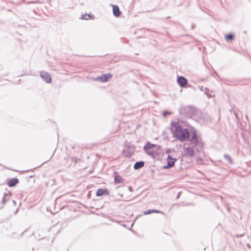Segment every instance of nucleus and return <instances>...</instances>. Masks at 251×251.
<instances>
[{
  "instance_id": "1",
  "label": "nucleus",
  "mask_w": 251,
  "mask_h": 251,
  "mask_svg": "<svg viewBox=\"0 0 251 251\" xmlns=\"http://www.w3.org/2000/svg\"><path fill=\"white\" fill-rule=\"evenodd\" d=\"M171 130L173 137L181 142L187 141L190 138V131L178 122L173 121L171 124Z\"/></svg>"
},
{
  "instance_id": "2",
  "label": "nucleus",
  "mask_w": 251,
  "mask_h": 251,
  "mask_svg": "<svg viewBox=\"0 0 251 251\" xmlns=\"http://www.w3.org/2000/svg\"><path fill=\"white\" fill-rule=\"evenodd\" d=\"M190 132L192 133V136L190 139V142L196 146H200L201 147L203 146V144L201 139L198 137L195 128L191 127L190 128Z\"/></svg>"
},
{
  "instance_id": "3",
  "label": "nucleus",
  "mask_w": 251,
  "mask_h": 251,
  "mask_svg": "<svg viewBox=\"0 0 251 251\" xmlns=\"http://www.w3.org/2000/svg\"><path fill=\"white\" fill-rule=\"evenodd\" d=\"M179 114L186 117H191L193 115V111L190 107H185L180 108L179 109Z\"/></svg>"
},
{
  "instance_id": "4",
  "label": "nucleus",
  "mask_w": 251,
  "mask_h": 251,
  "mask_svg": "<svg viewBox=\"0 0 251 251\" xmlns=\"http://www.w3.org/2000/svg\"><path fill=\"white\" fill-rule=\"evenodd\" d=\"M177 160L176 158H173L171 157L170 155H168L167 156V164L163 167V168L164 169H169L173 167L176 161Z\"/></svg>"
},
{
  "instance_id": "5",
  "label": "nucleus",
  "mask_w": 251,
  "mask_h": 251,
  "mask_svg": "<svg viewBox=\"0 0 251 251\" xmlns=\"http://www.w3.org/2000/svg\"><path fill=\"white\" fill-rule=\"evenodd\" d=\"M40 75L42 79L46 83H49L51 82V76L48 72L42 71L40 72Z\"/></svg>"
},
{
  "instance_id": "6",
  "label": "nucleus",
  "mask_w": 251,
  "mask_h": 251,
  "mask_svg": "<svg viewBox=\"0 0 251 251\" xmlns=\"http://www.w3.org/2000/svg\"><path fill=\"white\" fill-rule=\"evenodd\" d=\"M112 75L110 74H103L101 76L97 77L94 78V80L100 81L102 82H105L108 81V80L111 77Z\"/></svg>"
},
{
  "instance_id": "7",
  "label": "nucleus",
  "mask_w": 251,
  "mask_h": 251,
  "mask_svg": "<svg viewBox=\"0 0 251 251\" xmlns=\"http://www.w3.org/2000/svg\"><path fill=\"white\" fill-rule=\"evenodd\" d=\"M177 82L180 87H184L188 82L187 79L184 76H179L177 77Z\"/></svg>"
},
{
  "instance_id": "8",
  "label": "nucleus",
  "mask_w": 251,
  "mask_h": 251,
  "mask_svg": "<svg viewBox=\"0 0 251 251\" xmlns=\"http://www.w3.org/2000/svg\"><path fill=\"white\" fill-rule=\"evenodd\" d=\"M110 194L109 190L106 188H100L96 192V196L98 197H100L104 195H109Z\"/></svg>"
},
{
  "instance_id": "9",
  "label": "nucleus",
  "mask_w": 251,
  "mask_h": 251,
  "mask_svg": "<svg viewBox=\"0 0 251 251\" xmlns=\"http://www.w3.org/2000/svg\"><path fill=\"white\" fill-rule=\"evenodd\" d=\"M112 7L113 15L116 17H119L121 14L119 7L117 5H112Z\"/></svg>"
},
{
  "instance_id": "10",
  "label": "nucleus",
  "mask_w": 251,
  "mask_h": 251,
  "mask_svg": "<svg viewBox=\"0 0 251 251\" xmlns=\"http://www.w3.org/2000/svg\"><path fill=\"white\" fill-rule=\"evenodd\" d=\"M184 151L185 154L190 157L193 156L195 153L194 150L190 147L185 148L184 149Z\"/></svg>"
},
{
  "instance_id": "11",
  "label": "nucleus",
  "mask_w": 251,
  "mask_h": 251,
  "mask_svg": "<svg viewBox=\"0 0 251 251\" xmlns=\"http://www.w3.org/2000/svg\"><path fill=\"white\" fill-rule=\"evenodd\" d=\"M19 182V179L17 178H12L8 181L7 184L8 186L12 187L16 186Z\"/></svg>"
},
{
  "instance_id": "12",
  "label": "nucleus",
  "mask_w": 251,
  "mask_h": 251,
  "mask_svg": "<svg viewBox=\"0 0 251 251\" xmlns=\"http://www.w3.org/2000/svg\"><path fill=\"white\" fill-rule=\"evenodd\" d=\"M145 165V162L143 161H140L135 162L134 165V169L135 170H138L142 167H143Z\"/></svg>"
},
{
  "instance_id": "13",
  "label": "nucleus",
  "mask_w": 251,
  "mask_h": 251,
  "mask_svg": "<svg viewBox=\"0 0 251 251\" xmlns=\"http://www.w3.org/2000/svg\"><path fill=\"white\" fill-rule=\"evenodd\" d=\"M235 39V34L232 33H227L225 35V40L227 42L232 41Z\"/></svg>"
},
{
  "instance_id": "14",
  "label": "nucleus",
  "mask_w": 251,
  "mask_h": 251,
  "mask_svg": "<svg viewBox=\"0 0 251 251\" xmlns=\"http://www.w3.org/2000/svg\"><path fill=\"white\" fill-rule=\"evenodd\" d=\"M157 146L156 145L152 144L149 142H148L144 146V150L145 151L151 150L154 147H156Z\"/></svg>"
},
{
  "instance_id": "15",
  "label": "nucleus",
  "mask_w": 251,
  "mask_h": 251,
  "mask_svg": "<svg viewBox=\"0 0 251 251\" xmlns=\"http://www.w3.org/2000/svg\"><path fill=\"white\" fill-rule=\"evenodd\" d=\"M153 213H163V212L161 211L156 210V209H149L147 211H144L143 213L144 215H149L152 214Z\"/></svg>"
},
{
  "instance_id": "16",
  "label": "nucleus",
  "mask_w": 251,
  "mask_h": 251,
  "mask_svg": "<svg viewBox=\"0 0 251 251\" xmlns=\"http://www.w3.org/2000/svg\"><path fill=\"white\" fill-rule=\"evenodd\" d=\"M133 152V149L131 147H128L127 151L125 153L126 157H130Z\"/></svg>"
},
{
  "instance_id": "17",
  "label": "nucleus",
  "mask_w": 251,
  "mask_h": 251,
  "mask_svg": "<svg viewBox=\"0 0 251 251\" xmlns=\"http://www.w3.org/2000/svg\"><path fill=\"white\" fill-rule=\"evenodd\" d=\"M201 90L204 92V94L206 95L208 98H211L212 96L211 95L209 94L208 92H209V89L206 87H204L203 86H201Z\"/></svg>"
},
{
  "instance_id": "18",
  "label": "nucleus",
  "mask_w": 251,
  "mask_h": 251,
  "mask_svg": "<svg viewBox=\"0 0 251 251\" xmlns=\"http://www.w3.org/2000/svg\"><path fill=\"white\" fill-rule=\"evenodd\" d=\"M123 182V179H122V177L117 176H116L114 178V182L116 184H121Z\"/></svg>"
},
{
  "instance_id": "19",
  "label": "nucleus",
  "mask_w": 251,
  "mask_h": 251,
  "mask_svg": "<svg viewBox=\"0 0 251 251\" xmlns=\"http://www.w3.org/2000/svg\"><path fill=\"white\" fill-rule=\"evenodd\" d=\"M92 18V16L89 14H83L81 16V19L82 20H88Z\"/></svg>"
},
{
  "instance_id": "20",
  "label": "nucleus",
  "mask_w": 251,
  "mask_h": 251,
  "mask_svg": "<svg viewBox=\"0 0 251 251\" xmlns=\"http://www.w3.org/2000/svg\"><path fill=\"white\" fill-rule=\"evenodd\" d=\"M145 152L147 154L152 157H154L155 155L156 154V152L155 151H152V150L146 151Z\"/></svg>"
},
{
  "instance_id": "21",
  "label": "nucleus",
  "mask_w": 251,
  "mask_h": 251,
  "mask_svg": "<svg viewBox=\"0 0 251 251\" xmlns=\"http://www.w3.org/2000/svg\"><path fill=\"white\" fill-rule=\"evenodd\" d=\"M9 196L7 194L4 193L2 198V203L4 204L6 202L9 201Z\"/></svg>"
},
{
  "instance_id": "22",
  "label": "nucleus",
  "mask_w": 251,
  "mask_h": 251,
  "mask_svg": "<svg viewBox=\"0 0 251 251\" xmlns=\"http://www.w3.org/2000/svg\"><path fill=\"white\" fill-rule=\"evenodd\" d=\"M224 157L225 159H226L228 161L229 163H230V164L232 163V160L229 155H228L227 154H225L224 155Z\"/></svg>"
},
{
  "instance_id": "23",
  "label": "nucleus",
  "mask_w": 251,
  "mask_h": 251,
  "mask_svg": "<svg viewBox=\"0 0 251 251\" xmlns=\"http://www.w3.org/2000/svg\"><path fill=\"white\" fill-rule=\"evenodd\" d=\"M204 116H202V120H203L202 122H201V118H199V119L197 120V121L198 122H200L201 124L204 123L205 122H208L209 121V118L205 117V118L204 117Z\"/></svg>"
},
{
  "instance_id": "24",
  "label": "nucleus",
  "mask_w": 251,
  "mask_h": 251,
  "mask_svg": "<svg viewBox=\"0 0 251 251\" xmlns=\"http://www.w3.org/2000/svg\"><path fill=\"white\" fill-rule=\"evenodd\" d=\"M171 113H172L171 112H169V111H165L163 112V116L164 117H166L168 115L170 114Z\"/></svg>"
},
{
  "instance_id": "25",
  "label": "nucleus",
  "mask_w": 251,
  "mask_h": 251,
  "mask_svg": "<svg viewBox=\"0 0 251 251\" xmlns=\"http://www.w3.org/2000/svg\"><path fill=\"white\" fill-rule=\"evenodd\" d=\"M196 25L194 24H192L191 25L192 29H193L195 27Z\"/></svg>"
},
{
  "instance_id": "26",
  "label": "nucleus",
  "mask_w": 251,
  "mask_h": 251,
  "mask_svg": "<svg viewBox=\"0 0 251 251\" xmlns=\"http://www.w3.org/2000/svg\"><path fill=\"white\" fill-rule=\"evenodd\" d=\"M180 197V192L178 193L176 199H178Z\"/></svg>"
},
{
  "instance_id": "27",
  "label": "nucleus",
  "mask_w": 251,
  "mask_h": 251,
  "mask_svg": "<svg viewBox=\"0 0 251 251\" xmlns=\"http://www.w3.org/2000/svg\"><path fill=\"white\" fill-rule=\"evenodd\" d=\"M13 203L14 205H16V202L15 201H13Z\"/></svg>"
}]
</instances>
